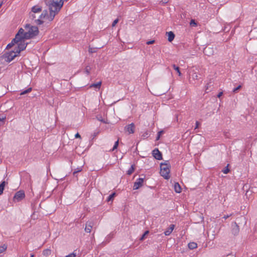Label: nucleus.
<instances>
[{"mask_svg": "<svg viewBox=\"0 0 257 257\" xmlns=\"http://www.w3.org/2000/svg\"><path fill=\"white\" fill-rule=\"evenodd\" d=\"M45 3L48 7L49 14L47 10H44L39 18L35 20V23L37 25H40L43 23L42 19H46L49 22L52 21L63 5L62 0H60L58 2L54 0H48L45 2Z\"/></svg>", "mask_w": 257, "mask_h": 257, "instance_id": "nucleus-1", "label": "nucleus"}, {"mask_svg": "<svg viewBox=\"0 0 257 257\" xmlns=\"http://www.w3.org/2000/svg\"><path fill=\"white\" fill-rule=\"evenodd\" d=\"M25 28L27 30L24 34L25 39H29L36 36L39 34L38 28L36 26H31L27 24L25 26Z\"/></svg>", "mask_w": 257, "mask_h": 257, "instance_id": "nucleus-2", "label": "nucleus"}, {"mask_svg": "<svg viewBox=\"0 0 257 257\" xmlns=\"http://www.w3.org/2000/svg\"><path fill=\"white\" fill-rule=\"evenodd\" d=\"M171 167L169 161H166L164 163H161L160 174L165 179H168L170 178L169 173L170 172V168Z\"/></svg>", "mask_w": 257, "mask_h": 257, "instance_id": "nucleus-3", "label": "nucleus"}, {"mask_svg": "<svg viewBox=\"0 0 257 257\" xmlns=\"http://www.w3.org/2000/svg\"><path fill=\"white\" fill-rule=\"evenodd\" d=\"M18 55L19 54H17V53H16V51L14 50L9 53H6L4 55V58L6 62H10Z\"/></svg>", "mask_w": 257, "mask_h": 257, "instance_id": "nucleus-4", "label": "nucleus"}, {"mask_svg": "<svg viewBox=\"0 0 257 257\" xmlns=\"http://www.w3.org/2000/svg\"><path fill=\"white\" fill-rule=\"evenodd\" d=\"M18 44V47H15L14 50L16 51V53L19 54L22 51L25 50L27 47V43H25L24 40H21V41Z\"/></svg>", "mask_w": 257, "mask_h": 257, "instance_id": "nucleus-5", "label": "nucleus"}, {"mask_svg": "<svg viewBox=\"0 0 257 257\" xmlns=\"http://www.w3.org/2000/svg\"><path fill=\"white\" fill-rule=\"evenodd\" d=\"M25 32L22 28L20 29L18 33L16 34L15 38L13 39V41H21V40L25 39L24 34Z\"/></svg>", "mask_w": 257, "mask_h": 257, "instance_id": "nucleus-6", "label": "nucleus"}, {"mask_svg": "<svg viewBox=\"0 0 257 257\" xmlns=\"http://www.w3.org/2000/svg\"><path fill=\"white\" fill-rule=\"evenodd\" d=\"M25 196V193L23 191H18L14 196V200L15 201L19 202L24 198Z\"/></svg>", "mask_w": 257, "mask_h": 257, "instance_id": "nucleus-7", "label": "nucleus"}, {"mask_svg": "<svg viewBox=\"0 0 257 257\" xmlns=\"http://www.w3.org/2000/svg\"><path fill=\"white\" fill-rule=\"evenodd\" d=\"M145 178H139L137 179L134 183V189L137 190L139 189L142 185L144 181Z\"/></svg>", "mask_w": 257, "mask_h": 257, "instance_id": "nucleus-8", "label": "nucleus"}, {"mask_svg": "<svg viewBox=\"0 0 257 257\" xmlns=\"http://www.w3.org/2000/svg\"><path fill=\"white\" fill-rule=\"evenodd\" d=\"M239 232V228L238 225L235 222H233L231 224V232L234 235H237Z\"/></svg>", "mask_w": 257, "mask_h": 257, "instance_id": "nucleus-9", "label": "nucleus"}, {"mask_svg": "<svg viewBox=\"0 0 257 257\" xmlns=\"http://www.w3.org/2000/svg\"><path fill=\"white\" fill-rule=\"evenodd\" d=\"M135 125L134 123H131L124 127V131L128 132L129 134H134L135 133Z\"/></svg>", "mask_w": 257, "mask_h": 257, "instance_id": "nucleus-10", "label": "nucleus"}, {"mask_svg": "<svg viewBox=\"0 0 257 257\" xmlns=\"http://www.w3.org/2000/svg\"><path fill=\"white\" fill-rule=\"evenodd\" d=\"M215 50L210 46H206L204 49V53L207 56H211L215 53Z\"/></svg>", "mask_w": 257, "mask_h": 257, "instance_id": "nucleus-11", "label": "nucleus"}, {"mask_svg": "<svg viewBox=\"0 0 257 257\" xmlns=\"http://www.w3.org/2000/svg\"><path fill=\"white\" fill-rule=\"evenodd\" d=\"M152 154L156 159L158 160H161L162 159V153L158 149L154 150L153 151Z\"/></svg>", "mask_w": 257, "mask_h": 257, "instance_id": "nucleus-12", "label": "nucleus"}, {"mask_svg": "<svg viewBox=\"0 0 257 257\" xmlns=\"http://www.w3.org/2000/svg\"><path fill=\"white\" fill-rule=\"evenodd\" d=\"M94 223L92 221H88L86 223V225L85 227V231L86 232L90 233L91 232V229L93 226Z\"/></svg>", "mask_w": 257, "mask_h": 257, "instance_id": "nucleus-13", "label": "nucleus"}, {"mask_svg": "<svg viewBox=\"0 0 257 257\" xmlns=\"http://www.w3.org/2000/svg\"><path fill=\"white\" fill-rule=\"evenodd\" d=\"M174 227L175 225L171 224L169 227L164 232V234H165V235H169L173 231V229H174Z\"/></svg>", "mask_w": 257, "mask_h": 257, "instance_id": "nucleus-14", "label": "nucleus"}, {"mask_svg": "<svg viewBox=\"0 0 257 257\" xmlns=\"http://www.w3.org/2000/svg\"><path fill=\"white\" fill-rule=\"evenodd\" d=\"M41 11L42 8L40 6L36 5L32 8V10L31 12L36 14L40 13Z\"/></svg>", "mask_w": 257, "mask_h": 257, "instance_id": "nucleus-15", "label": "nucleus"}, {"mask_svg": "<svg viewBox=\"0 0 257 257\" xmlns=\"http://www.w3.org/2000/svg\"><path fill=\"white\" fill-rule=\"evenodd\" d=\"M167 34L168 35V40L169 42H172L175 37V35L172 31H170L169 32H167Z\"/></svg>", "mask_w": 257, "mask_h": 257, "instance_id": "nucleus-16", "label": "nucleus"}, {"mask_svg": "<svg viewBox=\"0 0 257 257\" xmlns=\"http://www.w3.org/2000/svg\"><path fill=\"white\" fill-rule=\"evenodd\" d=\"M174 190L176 193H180L182 189L178 183H175L174 184Z\"/></svg>", "mask_w": 257, "mask_h": 257, "instance_id": "nucleus-17", "label": "nucleus"}, {"mask_svg": "<svg viewBox=\"0 0 257 257\" xmlns=\"http://www.w3.org/2000/svg\"><path fill=\"white\" fill-rule=\"evenodd\" d=\"M188 246L189 248H190V249H193L197 248V244L196 243L194 242H191L188 243Z\"/></svg>", "mask_w": 257, "mask_h": 257, "instance_id": "nucleus-18", "label": "nucleus"}, {"mask_svg": "<svg viewBox=\"0 0 257 257\" xmlns=\"http://www.w3.org/2000/svg\"><path fill=\"white\" fill-rule=\"evenodd\" d=\"M101 85V82L99 81L96 83L92 84L90 85V87H94L96 89H99Z\"/></svg>", "mask_w": 257, "mask_h": 257, "instance_id": "nucleus-19", "label": "nucleus"}, {"mask_svg": "<svg viewBox=\"0 0 257 257\" xmlns=\"http://www.w3.org/2000/svg\"><path fill=\"white\" fill-rule=\"evenodd\" d=\"M116 195V194L115 193H111L110 195H109L107 199H106V201L107 202H109V201H112L113 200V198L114 197H115V196Z\"/></svg>", "mask_w": 257, "mask_h": 257, "instance_id": "nucleus-20", "label": "nucleus"}, {"mask_svg": "<svg viewBox=\"0 0 257 257\" xmlns=\"http://www.w3.org/2000/svg\"><path fill=\"white\" fill-rule=\"evenodd\" d=\"M6 185L5 181L2 182L0 184V195L2 194Z\"/></svg>", "mask_w": 257, "mask_h": 257, "instance_id": "nucleus-21", "label": "nucleus"}, {"mask_svg": "<svg viewBox=\"0 0 257 257\" xmlns=\"http://www.w3.org/2000/svg\"><path fill=\"white\" fill-rule=\"evenodd\" d=\"M135 170V165H132L130 168L127 171V174L131 175Z\"/></svg>", "mask_w": 257, "mask_h": 257, "instance_id": "nucleus-22", "label": "nucleus"}, {"mask_svg": "<svg viewBox=\"0 0 257 257\" xmlns=\"http://www.w3.org/2000/svg\"><path fill=\"white\" fill-rule=\"evenodd\" d=\"M19 42V41H13V40L12 41V42L7 45L6 48L7 49L11 48L15 45V44H17Z\"/></svg>", "mask_w": 257, "mask_h": 257, "instance_id": "nucleus-23", "label": "nucleus"}, {"mask_svg": "<svg viewBox=\"0 0 257 257\" xmlns=\"http://www.w3.org/2000/svg\"><path fill=\"white\" fill-rule=\"evenodd\" d=\"M32 88L31 87H29L28 89H27L26 90L22 91L20 93V95H23L25 94L28 93L32 91Z\"/></svg>", "mask_w": 257, "mask_h": 257, "instance_id": "nucleus-24", "label": "nucleus"}, {"mask_svg": "<svg viewBox=\"0 0 257 257\" xmlns=\"http://www.w3.org/2000/svg\"><path fill=\"white\" fill-rule=\"evenodd\" d=\"M172 66H173V68L174 69V70H175L177 72V73H178V75H179V76H181V72H180V68H179V67L178 66H176V65H175V64H173V65H172Z\"/></svg>", "mask_w": 257, "mask_h": 257, "instance_id": "nucleus-25", "label": "nucleus"}, {"mask_svg": "<svg viewBox=\"0 0 257 257\" xmlns=\"http://www.w3.org/2000/svg\"><path fill=\"white\" fill-rule=\"evenodd\" d=\"M191 78L194 80L198 79V76L196 72L193 71L191 74Z\"/></svg>", "mask_w": 257, "mask_h": 257, "instance_id": "nucleus-26", "label": "nucleus"}, {"mask_svg": "<svg viewBox=\"0 0 257 257\" xmlns=\"http://www.w3.org/2000/svg\"><path fill=\"white\" fill-rule=\"evenodd\" d=\"M7 248V245L6 244H3V245L0 246V254L5 251Z\"/></svg>", "mask_w": 257, "mask_h": 257, "instance_id": "nucleus-27", "label": "nucleus"}, {"mask_svg": "<svg viewBox=\"0 0 257 257\" xmlns=\"http://www.w3.org/2000/svg\"><path fill=\"white\" fill-rule=\"evenodd\" d=\"M30 18L32 20H33L34 22H35V20H37L36 19V16L35 15V14L32 13V12H30Z\"/></svg>", "mask_w": 257, "mask_h": 257, "instance_id": "nucleus-28", "label": "nucleus"}, {"mask_svg": "<svg viewBox=\"0 0 257 257\" xmlns=\"http://www.w3.org/2000/svg\"><path fill=\"white\" fill-rule=\"evenodd\" d=\"M149 231L148 230L146 231L140 238V240H143L145 239L146 236L147 235L149 234Z\"/></svg>", "mask_w": 257, "mask_h": 257, "instance_id": "nucleus-29", "label": "nucleus"}, {"mask_svg": "<svg viewBox=\"0 0 257 257\" xmlns=\"http://www.w3.org/2000/svg\"><path fill=\"white\" fill-rule=\"evenodd\" d=\"M118 143H119V142H118V140H117V141H116L114 143V145L112 148V149L111 150V151H114L116 149H117L118 146Z\"/></svg>", "mask_w": 257, "mask_h": 257, "instance_id": "nucleus-30", "label": "nucleus"}, {"mask_svg": "<svg viewBox=\"0 0 257 257\" xmlns=\"http://www.w3.org/2000/svg\"><path fill=\"white\" fill-rule=\"evenodd\" d=\"M228 166H229V164H228L227 165V166L225 167V168H224V169L222 171L224 174H226L229 172V169H228Z\"/></svg>", "mask_w": 257, "mask_h": 257, "instance_id": "nucleus-31", "label": "nucleus"}, {"mask_svg": "<svg viewBox=\"0 0 257 257\" xmlns=\"http://www.w3.org/2000/svg\"><path fill=\"white\" fill-rule=\"evenodd\" d=\"M150 135V133L148 131H146L145 132L143 135H142V137L144 138V139H145V138H147L148 137H149Z\"/></svg>", "mask_w": 257, "mask_h": 257, "instance_id": "nucleus-32", "label": "nucleus"}, {"mask_svg": "<svg viewBox=\"0 0 257 257\" xmlns=\"http://www.w3.org/2000/svg\"><path fill=\"white\" fill-rule=\"evenodd\" d=\"M90 68L89 66H87L85 69V72L87 75H89L90 73Z\"/></svg>", "mask_w": 257, "mask_h": 257, "instance_id": "nucleus-33", "label": "nucleus"}, {"mask_svg": "<svg viewBox=\"0 0 257 257\" xmlns=\"http://www.w3.org/2000/svg\"><path fill=\"white\" fill-rule=\"evenodd\" d=\"M97 119H98L99 121H101V122H103V123H106L105 121L104 120V119H103V118H102V116H99V115H98V116H97Z\"/></svg>", "mask_w": 257, "mask_h": 257, "instance_id": "nucleus-34", "label": "nucleus"}, {"mask_svg": "<svg viewBox=\"0 0 257 257\" xmlns=\"http://www.w3.org/2000/svg\"><path fill=\"white\" fill-rule=\"evenodd\" d=\"M190 25L192 26H196L197 23L195 22L194 20H191L190 23Z\"/></svg>", "mask_w": 257, "mask_h": 257, "instance_id": "nucleus-35", "label": "nucleus"}, {"mask_svg": "<svg viewBox=\"0 0 257 257\" xmlns=\"http://www.w3.org/2000/svg\"><path fill=\"white\" fill-rule=\"evenodd\" d=\"M241 87V85H238L237 87L236 88H234L233 89V92L235 93L237 92V91L238 90H239L240 88Z\"/></svg>", "mask_w": 257, "mask_h": 257, "instance_id": "nucleus-36", "label": "nucleus"}, {"mask_svg": "<svg viewBox=\"0 0 257 257\" xmlns=\"http://www.w3.org/2000/svg\"><path fill=\"white\" fill-rule=\"evenodd\" d=\"M76 253L73 252L67 255H66L65 257H75L76 256Z\"/></svg>", "mask_w": 257, "mask_h": 257, "instance_id": "nucleus-37", "label": "nucleus"}, {"mask_svg": "<svg viewBox=\"0 0 257 257\" xmlns=\"http://www.w3.org/2000/svg\"><path fill=\"white\" fill-rule=\"evenodd\" d=\"M163 132L162 131H160V132H159L158 133V136H157V137L156 138L157 140H158L160 139V136H161V134L163 133Z\"/></svg>", "mask_w": 257, "mask_h": 257, "instance_id": "nucleus-38", "label": "nucleus"}, {"mask_svg": "<svg viewBox=\"0 0 257 257\" xmlns=\"http://www.w3.org/2000/svg\"><path fill=\"white\" fill-rule=\"evenodd\" d=\"M118 19H115L112 23V27H114L115 26V25L118 23Z\"/></svg>", "mask_w": 257, "mask_h": 257, "instance_id": "nucleus-39", "label": "nucleus"}, {"mask_svg": "<svg viewBox=\"0 0 257 257\" xmlns=\"http://www.w3.org/2000/svg\"><path fill=\"white\" fill-rule=\"evenodd\" d=\"M210 85H211V83H208L207 84V85L206 86L205 91H206V93L208 92L207 90L209 89V87L210 86Z\"/></svg>", "mask_w": 257, "mask_h": 257, "instance_id": "nucleus-40", "label": "nucleus"}, {"mask_svg": "<svg viewBox=\"0 0 257 257\" xmlns=\"http://www.w3.org/2000/svg\"><path fill=\"white\" fill-rule=\"evenodd\" d=\"M81 169L80 168H77L74 172H73V174L75 175V174L81 172Z\"/></svg>", "mask_w": 257, "mask_h": 257, "instance_id": "nucleus-41", "label": "nucleus"}, {"mask_svg": "<svg viewBox=\"0 0 257 257\" xmlns=\"http://www.w3.org/2000/svg\"><path fill=\"white\" fill-rule=\"evenodd\" d=\"M154 43H155V40H151V41H147L146 44L147 45H151V44H153Z\"/></svg>", "mask_w": 257, "mask_h": 257, "instance_id": "nucleus-42", "label": "nucleus"}, {"mask_svg": "<svg viewBox=\"0 0 257 257\" xmlns=\"http://www.w3.org/2000/svg\"><path fill=\"white\" fill-rule=\"evenodd\" d=\"M199 125H200L199 122L198 121H196V123H195V129L199 127Z\"/></svg>", "mask_w": 257, "mask_h": 257, "instance_id": "nucleus-43", "label": "nucleus"}, {"mask_svg": "<svg viewBox=\"0 0 257 257\" xmlns=\"http://www.w3.org/2000/svg\"><path fill=\"white\" fill-rule=\"evenodd\" d=\"M50 252V250L46 249V250H44L43 253L44 254H48Z\"/></svg>", "mask_w": 257, "mask_h": 257, "instance_id": "nucleus-44", "label": "nucleus"}, {"mask_svg": "<svg viewBox=\"0 0 257 257\" xmlns=\"http://www.w3.org/2000/svg\"><path fill=\"white\" fill-rule=\"evenodd\" d=\"M231 215H232V214H230V215H224L223 216V218L226 219L228 218L229 217L231 216Z\"/></svg>", "mask_w": 257, "mask_h": 257, "instance_id": "nucleus-45", "label": "nucleus"}, {"mask_svg": "<svg viewBox=\"0 0 257 257\" xmlns=\"http://www.w3.org/2000/svg\"><path fill=\"white\" fill-rule=\"evenodd\" d=\"M75 138H81L80 135L78 133L75 135Z\"/></svg>", "mask_w": 257, "mask_h": 257, "instance_id": "nucleus-46", "label": "nucleus"}, {"mask_svg": "<svg viewBox=\"0 0 257 257\" xmlns=\"http://www.w3.org/2000/svg\"><path fill=\"white\" fill-rule=\"evenodd\" d=\"M5 118H6L5 117L0 118V124H1V122H4Z\"/></svg>", "mask_w": 257, "mask_h": 257, "instance_id": "nucleus-47", "label": "nucleus"}, {"mask_svg": "<svg viewBox=\"0 0 257 257\" xmlns=\"http://www.w3.org/2000/svg\"><path fill=\"white\" fill-rule=\"evenodd\" d=\"M223 93L222 92H219L217 95V97L219 98L222 95Z\"/></svg>", "mask_w": 257, "mask_h": 257, "instance_id": "nucleus-48", "label": "nucleus"}, {"mask_svg": "<svg viewBox=\"0 0 257 257\" xmlns=\"http://www.w3.org/2000/svg\"><path fill=\"white\" fill-rule=\"evenodd\" d=\"M88 51H89V53H93V51H92V48H89V49Z\"/></svg>", "mask_w": 257, "mask_h": 257, "instance_id": "nucleus-49", "label": "nucleus"}, {"mask_svg": "<svg viewBox=\"0 0 257 257\" xmlns=\"http://www.w3.org/2000/svg\"><path fill=\"white\" fill-rule=\"evenodd\" d=\"M163 3H167V1H166V0H164V1H163Z\"/></svg>", "mask_w": 257, "mask_h": 257, "instance_id": "nucleus-50", "label": "nucleus"}, {"mask_svg": "<svg viewBox=\"0 0 257 257\" xmlns=\"http://www.w3.org/2000/svg\"><path fill=\"white\" fill-rule=\"evenodd\" d=\"M34 254H31L30 257H34Z\"/></svg>", "mask_w": 257, "mask_h": 257, "instance_id": "nucleus-51", "label": "nucleus"}, {"mask_svg": "<svg viewBox=\"0 0 257 257\" xmlns=\"http://www.w3.org/2000/svg\"><path fill=\"white\" fill-rule=\"evenodd\" d=\"M2 4L3 3H2L1 4H0V8H1L2 6Z\"/></svg>", "mask_w": 257, "mask_h": 257, "instance_id": "nucleus-52", "label": "nucleus"}, {"mask_svg": "<svg viewBox=\"0 0 257 257\" xmlns=\"http://www.w3.org/2000/svg\"><path fill=\"white\" fill-rule=\"evenodd\" d=\"M60 1V0H59V2ZM58 2V1H57Z\"/></svg>", "mask_w": 257, "mask_h": 257, "instance_id": "nucleus-53", "label": "nucleus"}]
</instances>
